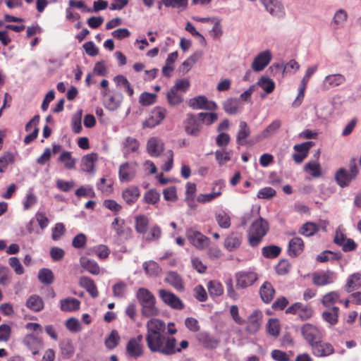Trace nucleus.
I'll return each instance as SVG.
<instances>
[{"instance_id": "obj_1", "label": "nucleus", "mask_w": 361, "mask_h": 361, "mask_svg": "<svg viewBox=\"0 0 361 361\" xmlns=\"http://www.w3.org/2000/svg\"><path fill=\"white\" fill-rule=\"evenodd\" d=\"M145 340L147 348L152 353H159L171 355L173 351V337L166 335V326L159 319H150L146 323Z\"/></svg>"}, {"instance_id": "obj_2", "label": "nucleus", "mask_w": 361, "mask_h": 361, "mask_svg": "<svg viewBox=\"0 0 361 361\" xmlns=\"http://www.w3.org/2000/svg\"><path fill=\"white\" fill-rule=\"evenodd\" d=\"M136 298L141 306V314L143 317H150L159 314V310L155 306L156 298L148 289L140 288Z\"/></svg>"}, {"instance_id": "obj_3", "label": "nucleus", "mask_w": 361, "mask_h": 361, "mask_svg": "<svg viewBox=\"0 0 361 361\" xmlns=\"http://www.w3.org/2000/svg\"><path fill=\"white\" fill-rule=\"evenodd\" d=\"M269 231L268 222L259 217L251 225L248 232V243L252 247L257 246Z\"/></svg>"}, {"instance_id": "obj_4", "label": "nucleus", "mask_w": 361, "mask_h": 361, "mask_svg": "<svg viewBox=\"0 0 361 361\" xmlns=\"http://www.w3.org/2000/svg\"><path fill=\"white\" fill-rule=\"evenodd\" d=\"M264 10L272 17L281 19L286 16L283 4L279 0H261Z\"/></svg>"}, {"instance_id": "obj_5", "label": "nucleus", "mask_w": 361, "mask_h": 361, "mask_svg": "<svg viewBox=\"0 0 361 361\" xmlns=\"http://www.w3.org/2000/svg\"><path fill=\"white\" fill-rule=\"evenodd\" d=\"M142 335L140 334L136 337L131 338L126 344V354L130 357L137 358L141 357L144 353L142 344Z\"/></svg>"}, {"instance_id": "obj_6", "label": "nucleus", "mask_w": 361, "mask_h": 361, "mask_svg": "<svg viewBox=\"0 0 361 361\" xmlns=\"http://www.w3.org/2000/svg\"><path fill=\"white\" fill-rule=\"evenodd\" d=\"M185 130L188 135L197 137L202 129V124L198 114H188L185 121Z\"/></svg>"}, {"instance_id": "obj_7", "label": "nucleus", "mask_w": 361, "mask_h": 361, "mask_svg": "<svg viewBox=\"0 0 361 361\" xmlns=\"http://www.w3.org/2000/svg\"><path fill=\"white\" fill-rule=\"evenodd\" d=\"M185 234L190 243L197 249L202 250L209 244L210 240L209 238L192 228L187 229Z\"/></svg>"}, {"instance_id": "obj_8", "label": "nucleus", "mask_w": 361, "mask_h": 361, "mask_svg": "<svg viewBox=\"0 0 361 361\" xmlns=\"http://www.w3.org/2000/svg\"><path fill=\"white\" fill-rule=\"evenodd\" d=\"M272 54L270 50H264L259 53L254 59L251 67L255 72L263 71L270 63Z\"/></svg>"}, {"instance_id": "obj_9", "label": "nucleus", "mask_w": 361, "mask_h": 361, "mask_svg": "<svg viewBox=\"0 0 361 361\" xmlns=\"http://www.w3.org/2000/svg\"><path fill=\"white\" fill-rule=\"evenodd\" d=\"M188 106L193 109L215 110L217 109L216 104L208 100L205 96H197L188 101Z\"/></svg>"}, {"instance_id": "obj_10", "label": "nucleus", "mask_w": 361, "mask_h": 361, "mask_svg": "<svg viewBox=\"0 0 361 361\" xmlns=\"http://www.w3.org/2000/svg\"><path fill=\"white\" fill-rule=\"evenodd\" d=\"M301 334L310 346L314 343L322 339L320 331L314 325L307 323L301 328Z\"/></svg>"}, {"instance_id": "obj_11", "label": "nucleus", "mask_w": 361, "mask_h": 361, "mask_svg": "<svg viewBox=\"0 0 361 361\" xmlns=\"http://www.w3.org/2000/svg\"><path fill=\"white\" fill-rule=\"evenodd\" d=\"M159 295L162 301L171 308L176 310H182L184 305L181 300L173 293L165 289H160L159 290Z\"/></svg>"}, {"instance_id": "obj_12", "label": "nucleus", "mask_w": 361, "mask_h": 361, "mask_svg": "<svg viewBox=\"0 0 361 361\" xmlns=\"http://www.w3.org/2000/svg\"><path fill=\"white\" fill-rule=\"evenodd\" d=\"M235 276L236 286L241 288L252 286L257 279V274L252 271H240Z\"/></svg>"}, {"instance_id": "obj_13", "label": "nucleus", "mask_w": 361, "mask_h": 361, "mask_svg": "<svg viewBox=\"0 0 361 361\" xmlns=\"http://www.w3.org/2000/svg\"><path fill=\"white\" fill-rule=\"evenodd\" d=\"M312 353L317 357H326L334 353L333 345L326 342H322L321 339L311 346Z\"/></svg>"}, {"instance_id": "obj_14", "label": "nucleus", "mask_w": 361, "mask_h": 361, "mask_svg": "<svg viewBox=\"0 0 361 361\" xmlns=\"http://www.w3.org/2000/svg\"><path fill=\"white\" fill-rule=\"evenodd\" d=\"M336 279V274L331 270L314 273L312 276V282L318 286H326L332 283Z\"/></svg>"}, {"instance_id": "obj_15", "label": "nucleus", "mask_w": 361, "mask_h": 361, "mask_svg": "<svg viewBox=\"0 0 361 361\" xmlns=\"http://www.w3.org/2000/svg\"><path fill=\"white\" fill-rule=\"evenodd\" d=\"M136 171V163H124L119 168V178L122 181L129 182L135 178Z\"/></svg>"}, {"instance_id": "obj_16", "label": "nucleus", "mask_w": 361, "mask_h": 361, "mask_svg": "<svg viewBox=\"0 0 361 361\" xmlns=\"http://www.w3.org/2000/svg\"><path fill=\"white\" fill-rule=\"evenodd\" d=\"M23 343L32 351L33 355H37L43 346L42 338L32 334L26 335L23 340Z\"/></svg>"}, {"instance_id": "obj_17", "label": "nucleus", "mask_w": 361, "mask_h": 361, "mask_svg": "<svg viewBox=\"0 0 361 361\" xmlns=\"http://www.w3.org/2000/svg\"><path fill=\"white\" fill-rule=\"evenodd\" d=\"M345 80L346 78L343 74H329L324 78L322 85L324 90H329L343 85Z\"/></svg>"}, {"instance_id": "obj_18", "label": "nucleus", "mask_w": 361, "mask_h": 361, "mask_svg": "<svg viewBox=\"0 0 361 361\" xmlns=\"http://www.w3.org/2000/svg\"><path fill=\"white\" fill-rule=\"evenodd\" d=\"M262 312L255 310L247 318L246 330L250 334L256 333L262 324Z\"/></svg>"}, {"instance_id": "obj_19", "label": "nucleus", "mask_w": 361, "mask_h": 361, "mask_svg": "<svg viewBox=\"0 0 361 361\" xmlns=\"http://www.w3.org/2000/svg\"><path fill=\"white\" fill-rule=\"evenodd\" d=\"M166 110L161 107L155 108L150 117L144 123L145 127L152 128L159 125L166 117Z\"/></svg>"}, {"instance_id": "obj_20", "label": "nucleus", "mask_w": 361, "mask_h": 361, "mask_svg": "<svg viewBox=\"0 0 361 361\" xmlns=\"http://www.w3.org/2000/svg\"><path fill=\"white\" fill-rule=\"evenodd\" d=\"M348 15L345 10L338 9L334 14L331 22V26L334 30L342 29L345 27L348 20Z\"/></svg>"}, {"instance_id": "obj_21", "label": "nucleus", "mask_w": 361, "mask_h": 361, "mask_svg": "<svg viewBox=\"0 0 361 361\" xmlns=\"http://www.w3.org/2000/svg\"><path fill=\"white\" fill-rule=\"evenodd\" d=\"M303 240L299 237L293 238L288 243V254L292 257H296L304 250Z\"/></svg>"}, {"instance_id": "obj_22", "label": "nucleus", "mask_w": 361, "mask_h": 361, "mask_svg": "<svg viewBox=\"0 0 361 361\" xmlns=\"http://www.w3.org/2000/svg\"><path fill=\"white\" fill-rule=\"evenodd\" d=\"M334 179L341 188H345L348 186L351 181L355 178H353L348 170L344 168H340L336 172Z\"/></svg>"}, {"instance_id": "obj_23", "label": "nucleus", "mask_w": 361, "mask_h": 361, "mask_svg": "<svg viewBox=\"0 0 361 361\" xmlns=\"http://www.w3.org/2000/svg\"><path fill=\"white\" fill-rule=\"evenodd\" d=\"M197 340L204 348L208 349H214L219 343L217 338L205 331L200 332L197 335Z\"/></svg>"}, {"instance_id": "obj_24", "label": "nucleus", "mask_w": 361, "mask_h": 361, "mask_svg": "<svg viewBox=\"0 0 361 361\" xmlns=\"http://www.w3.org/2000/svg\"><path fill=\"white\" fill-rule=\"evenodd\" d=\"M147 150L150 156L157 157L164 150L163 142L157 137H152L147 142Z\"/></svg>"}, {"instance_id": "obj_25", "label": "nucleus", "mask_w": 361, "mask_h": 361, "mask_svg": "<svg viewBox=\"0 0 361 361\" xmlns=\"http://www.w3.org/2000/svg\"><path fill=\"white\" fill-rule=\"evenodd\" d=\"M242 235L238 233H232L224 240V247L228 251H233L238 248L242 243Z\"/></svg>"}, {"instance_id": "obj_26", "label": "nucleus", "mask_w": 361, "mask_h": 361, "mask_svg": "<svg viewBox=\"0 0 361 361\" xmlns=\"http://www.w3.org/2000/svg\"><path fill=\"white\" fill-rule=\"evenodd\" d=\"M80 302L74 298L68 297L60 300V309L63 312H74L80 309Z\"/></svg>"}, {"instance_id": "obj_27", "label": "nucleus", "mask_w": 361, "mask_h": 361, "mask_svg": "<svg viewBox=\"0 0 361 361\" xmlns=\"http://www.w3.org/2000/svg\"><path fill=\"white\" fill-rule=\"evenodd\" d=\"M281 126V121L279 119L273 121L262 133L257 135V139L261 140L271 137L277 133Z\"/></svg>"}, {"instance_id": "obj_28", "label": "nucleus", "mask_w": 361, "mask_h": 361, "mask_svg": "<svg viewBox=\"0 0 361 361\" xmlns=\"http://www.w3.org/2000/svg\"><path fill=\"white\" fill-rule=\"evenodd\" d=\"M216 185L219 186V190L217 191H214L211 193L207 194H200L197 197V201L200 203H205L212 201L216 197L219 196L221 194V189L225 185V183L222 180H219L216 183Z\"/></svg>"}, {"instance_id": "obj_29", "label": "nucleus", "mask_w": 361, "mask_h": 361, "mask_svg": "<svg viewBox=\"0 0 361 361\" xmlns=\"http://www.w3.org/2000/svg\"><path fill=\"white\" fill-rule=\"evenodd\" d=\"M259 293L262 300L264 302L269 303L274 298L275 290L269 282H264L260 288Z\"/></svg>"}, {"instance_id": "obj_30", "label": "nucleus", "mask_w": 361, "mask_h": 361, "mask_svg": "<svg viewBox=\"0 0 361 361\" xmlns=\"http://www.w3.org/2000/svg\"><path fill=\"white\" fill-rule=\"evenodd\" d=\"M166 99L170 106H176L183 102V93L171 87L166 93Z\"/></svg>"}, {"instance_id": "obj_31", "label": "nucleus", "mask_w": 361, "mask_h": 361, "mask_svg": "<svg viewBox=\"0 0 361 361\" xmlns=\"http://www.w3.org/2000/svg\"><path fill=\"white\" fill-rule=\"evenodd\" d=\"M26 306L32 311L39 312L44 308V301L39 295H32L27 300Z\"/></svg>"}, {"instance_id": "obj_32", "label": "nucleus", "mask_w": 361, "mask_h": 361, "mask_svg": "<svg viewBox=\"0 0 361 361\" xmlns=\"http://www.w3.org/2000/svg\"><path fill=\"white\" fill-rule=\"evenodd\" d=\"M79 283L87 290L92 298H97L98 296L97 286L90 278L82 276L80 279Z\"/></svg>"}, {"instance_id": "obj_33", "label": "nucleus", "mask_w": 361, "mask_h": 361, "mask_svg": "<svg viewBox=\"0 0 361 361\" xmlns=\"http://www.w3.org/2000/svg\"><path fill=\"white\" fill-rule=\"evenodd\" d=\"M97 157V154L95 153H91L84 156L81 160L82 170L85 172L92 171Z\"/></svg>"}, {"instance_id": "obj_34", "label": "nucleus", "mask_w": 361, "mask_h": 361, "mask_svg": "<svg viewBox=\"0 0 361 361\" xmlns=\"http://www.w3.org/2000/svg\"><path fill=\"white\" fill-rule=\"evenodd\" d=\"M123 200L128 204L135 202L140 196V190L137 187H130L126 189L122 194Z\"/></svg>"}, {"instance_id": "obj_35", "label": "nucleus", "mask_w": 361, "mask_h": 361, "mask_svg": "<svg viewBox=\"0 0 361 361\" xmlns=\"http://www.w3.org/2000/svg\"><path fill=\"white\" fill-rule=\"evenodd\" d=\"M166 281L171 284L174 288L178 290H183L184 286L181 277L174 271H170L166 276Z\"/></svg>"}, {"instance_id": "obj_36", "label": "nucleus", "mask_w": 361, "mask_h": 361, "mask_svg": "<svg viewBox=\"0 0 361 361\" xmlns=\"http://www.w3.org/2000/svg\"><path fill=\"white\" fill-rule=\"evenodd\" d=\"M250 135V130L245 121H240L239 124V130L237 134L236 142L240 145L245 144V139Z\"/></svg>"}, {"instance_id": "obj_37", "label": "nucleus", "mask_w": 361, "mask_h": 361, "mask_svg": "<svg viewBox=\"0 0 361 361\" xmlns=\"http://www.w3.org/2000/svg\"><path fill=\"white\" fill-rule=\"evenodd\" d=\"M361 287V274L355 273L350 275L345 285V290L348 293L353 291V290L358 289Z\"/></svg>"}, {"instance_id": "obj_38", "label": "nucleus", "mask_w": 361, "mask_h": 361, "mask_svg": "<svg viewBox=\"0 0 361 361\" xmlns=\"http://www.w3.org/2000/svg\"><path fill=\"white\" fill-rule=\"evenodd\" d=\"M139 142L133 137H128L123 143V152L125 155L129 154L137 151Z\"/></svg>"}, {"instance_id": "obj_39", "label": "nucleus", "mask_w": 361, "mask_h": 361, "mask_svg": "<svg viewBox=\"0 0 361 361\" xmlns=\"http://www.w3.org/2000/svg\"><path fill=\"white\" fill-rule=\"evenodd\" d=\"M80 264L82 267L92 274L98 275L100 273V268L98 264L94 260L81 258Z\"/></svg>"}, {"instance_id": "obj_40", "label": "nucleus", "mask_w": 361, "mask_h": 361, "mask_svg": "<svg viewBox=\"0 0 361 361\" xmlns=\"http://www.w3.org/2000/svg\"><path fill=\"white\" fill-rule=\"evenodd\" d=\"M338 307L334 306L322 313V318L329 324L335 325L338 322Z\"/></svg>"}, {"instance_id": "obj_41", "label": "nucleus", "mask_w": 361, "mask_h": 361, "mask_svg": "<svg viewBox=\"0 0 361 361\" xmlns=\"http://www.w3.org/2000/svg\"><path fill=\"white\" fill-rule=\"evenodd\" d=\"M122 98L121 94L111 95L104 101V105L109 110L115 111L120 106Z\"/></svg>"}, {"instance_id": "obj_42", "label": "nucleus", "mask_w": 361, "mask_h": 361, "mask_svg": "<svg viewBox=\"0 0 361 361\" xmlns=\"http://www.w3.org/2000/svg\"><path fill=\"white\" fill-rule=\"evenodd\" d=\"M149 219L145 215H138L135 218V230L139 233H145L149 225Z\"/></svg>"}, {"instance_id": "obj_43", "label": "nucleus", "mask_w": 361, "mask_h": 361, "mask_svg": "<svg viewBox=\"0 0 361 361\" xmlns=\"http://www.w3.org/2000/svg\"><path fill=\"white\" fill-rule=\"evenodd\" d=\"M59 161L62 162L67 169H73L75 167L76 159L72 157L71 152H63L59 157Z\"/></svg>"}, {"instance_id": "obj_44", "label": "nucleus", "mask_w": 361, "mask_h": 361, "mask_svg": "<svg viewBox=\"0 0 361 361\" xmlns=\"http://www.w3.org/2000/svg\"><path fill=\"white\" fill-rule=\"evenodd\" d=\"M120 340L121 338L118 331L116 330H112L108 337L105 339V346L109 350H112L119 344Z\"/></svg>"}, {"instance_id": "obj_45", "label": "nucleus", "mask_w": 361, "mask_h": 361, "mask_svg": "<svg viewBox=\"0 0 361 361\" xmlns=\"http://www.w3.org/2000/svg\"><path fill=\"white\" fill-rule=\"evenodd\" d=\"M319 231L318 226L313 222L304 224L299 229L298 233L306 237L312 236Z\"/></svg>"}, {"instance_id": "obj_46", "label": "nucleus", "mask_w": 361, "mask_h": 361, "mask_svg": "<svg viewBox=\"0 0 361 361\" xmlns=\"http://www.w3.org/2000/svg\"><path fill=\"white\" fill-rule=\"evenodd\" d=\"M281 252V247L274 245L263 247L262 249V255L269 259L277 257L280 255Z\"/></svg>"}, {"instance_id": "obj_47", "label": "nucleus", "mask_w": 361, "mask_h": 361, "mask_svg": "<svg viewBox=\"0 0 361 361\" xmlns=\"http://www.w3.org/2000/svg\"><path fill=\"white\" fill-rule=\"evenodd\" d=\"M207 289L212 297L220 296L224 293L222 285L217 281H210L207 283Z\"/></svg>"}, {"instance_id": "obj_48", "label": "nucleus", "mask_w": 361, "mask_h": 361, "mask_svg": "<svg viewBox=\"0 0 361 361\" xmlns=\"http://www.w3.org/2000/svg\"><path fill=\"white\" fill-rule=\"evenodd\" d=\"M38 279L41 283L49 285L53 283L54 276L51 270L43 268L39 271Z\"/></svg>"}, {"instance_id": "obj_49", "label": "nucleus", "mask_w": 361, "mask_h": 361, "mask_svg": "<svg viewBox=\"0 0 361 361\" xmlns=\"http://www.w3.org/2000/svg\"><path fill=\"white\" fill-rule=\"evenodd\" d=\"M304 171L311 173L314 178H319L322 175L320 164L315 161L306 164L304 166Z\"/></svg>"}, {"instance_id": "obj_50", "label": "nucleus", "mask_w": 361, "mask_h": 361, "mask_svg": "<svg viewBox=\"0 0 361 361\" xmlns=\"http://www.w3.org/2000/svg\"><path fill=\"white\" fill-rule=\"evenodd\" d=\"M112 228L115 231L118 236H123L130 228H125V221L122 219L116 217L111 224Z\"/></svg>"}, {"instance_id": "obj_51", "label": "nucleus", "mask_w": 361, "mask_h": 361, "mask_svg": "<svg viewBox=\"0 0 361 361\" xmlns=\"http://www.w3.org/2000/svg\"><path fill=\"white\" fill-rule=\"evenodd\" d=\"M257 84L262 87L267 94L272 92L275 88V82L274 80L265 76L261 77Z\"/></svg>"}, {"instance_id": "obj_52", "label": "nucleus", "mask_w": 361, "mask_h": 361, "mask_svg": "<svg viewBox=\"0 0 361 361\" xmlns=\"http://www.w3.org/2000/svg\"><path fill=\"white\" fill-rule=\"evenodd\" d=\"M216 220L219 226L223 228H228L231 226L230 216L224 211H221L216 214Z\"/></svg>"}, {"instance_id": "obj_53", "label": "nucleus", "mask_w": 361, "mask_h": 361, "mask_svg": "<svg viewBox=\"0 0 361 361\" xmlns=\"http://www.w3.org/2000/svg\"><path fill=\"white\" fill-rule=\"evenodd\" d=\"M231 151H225L224 149L216 150L215 152V158L219 165L221 166L231 160Z\"/></svg>"}, {"instance_id": "obj_54", "label": "nucleus", "mask_w": 361, "mask_h": 361, "mask_svg": "<svg viewBox=\"0 0 361 361\" xmlns=\"http://www.w3.org/2000/svg\"><path fill=\"white\" fill-rule=\"evenodd\" d=\"M199 118H200L202 124H205L207 126H210L214 123L218 119V115L216 113L210 112V113H204L201 112L198 114Z\"/></svg>"}, {"instance_id": "obj_55", "label": "nucleus", "mask_w": 361, "mask_h": 361, "mask_svg": "<svg viewBox=\"0 0 361 361\" xmlns=\"http://www.w3.org/2000/svg\"><path fill=\"white\" fill-rule=\"evenodd\" d=\"M339 299V294L336 291L326 293L322 299V303L325 307H330Z\"/></svg>"}, {"instance_id": "obj_56", "label": "nucleus", "mask_w": 361, "mask_h": 361, "mask_svg": "<svg viewBox=\"0 0 361 361\" xmlns=\"http://www.w3.org/2000/svg\"><path fill=\"white\" fill-rule=\"evenodd\" d=\"M143 268L147 274L156 276L160 271L159 265L154 261L146 262L143 264Z\"/></svg>"}, {"instance_id": "obj_57", "label": "nucleus", "mask_w": 361, "mask_h": 361, "mask_svg": "<svg viewBox=\"0 0 361 361\" xmlns=\"http://www.w3.org/2000/svg\"><path fill=\"white\" fill-rule=\"evenodd\" d=\"M66 327L72 333H77L81 330V325L78 319L71 317L66 321Z\"/></svg>"}, {"instance_id": "obj_58", "label": "nucleus", "mask_w": 361, "mask_h": 361, "mask_svg": "<svg viewBox=\"0 0 361 361\" xmlns=\"http://www.w3.org/2000/svg\"><path fill=\"white\" fill-rule=\"evenodd\" d=\"M157 95L153 93L143 92L140 94L139 102L142 106H149L156 101Z\"/></svg>"}, {"instance_id": "obj_59", "label": "nucleus", "mask_w": 361, "mask_h": 361, "mask_svg": "<svg viewBox=\"0 0 361 361\" xmlns=\"http://www.w3.org/2000/svg\"><path fill=\"white\" fill-rule=\"evenodd\" d=\"M126 284L123 282H118L112 287L114 296L116 298H123L126 294Z\"/></svg>"}, {"instance_id": "obj_60", "label": "nucleus", "mask_w": 361, "mask_h": 361, "mask_svg": "<svg viewBox=\"0 0 361 361\" xmlns=\"http://www.w3.org/2000/svg\"><path fill=\"white\" fill-rule=\"evenodd\" d=\"M279 324L276 319H271L267 324V332L274 336H277L279 334Z\"/></svg>"}, {"instance_id": "obj_61", "label": "nucleus", "mask_w": 361, "mask_h": 361, "mask_svg": "<svg viewBox=\"0 0 361 361\" xmlns=\"http://www.w3.org/2000/svg\"><path fill=\"white\" fill-rule=\"evenodd\" d=\"M224 109L228 114H235L238 111L237 102L233 99H228L224 103Z\"/></svg>"}, {"instance_id": "obj_62", "label": "nucleus", "mask_w": 361, "mask_h": 361, "mask_svg": "<svg viewBox=\"0 0 361 361\" xmlns=\"http://www.w3.org/2000/svg\"><path fill=\"white\" fill-rule=\"evenodd\" d=\"M13 156L10 152H7L0 157V173L4 172L8 164L13 163Z\"/></svg>"}, {"instance_id": "obj_63", "label": "nucleus", "mask_w": 361, "mask_h": 361, "mask_svg": "<svg viewBox=\"0 0 361 361\" xmlns=\"http://www.w3.org/2000/svg\"><path fill=\"white\" fill-rule=\"evenodd\" d=\"M190 87V81L188 79L184 78V79H180L176 80L175 82V85L172 87V88L175 89L176 90L184 93Z\"/></svg>"}, {"instance_id": "obj_64", "label": "nucleus", "mask_w": 361, "mask_h": 361, "mask_svg": "<svg viewBox=\"0 0 361 361\" xmlns=\"http://www.w3.org/2000/svg\"><path fill=\"white\" fill-rule=\"evenodd\" d=\"M160 195L155 190H149L145 194V200L148 204H155L159 200Z\"/></svg>"}]
</instances>
